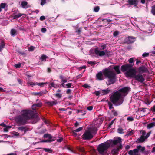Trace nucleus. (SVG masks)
I'll return each instance as SVG.
<instances>
[{"mask_svg": "<svg viewBox=\"0 0 155 155\" xmlns=\"http://www.w3.org/2000/svg\"><path fill=\"white\" fill-rule=\"evenodd\" d=\"M114 69L115 70L117 74L120 73V71L119 70V67L118 66H115L114 67Z\"/></svg>", "mask_w": 155, "mask_h": 155, "instance_id": "nucleus-23", "label": "nucleus"}, {"mask_svg": "<svg viewBox=\"0 0 155 155\" xmlns=\"http://www.w3.org/2000/svg\"><path fill=\"white\" fill-rule=\"evenodd\" d=\"M6 5V4L5 3H2L0 4L1 8H4Z\"/></svg>", "mask_w": 155, "mask_h": 155, "instance_id": "nucleus-29", "label": "nucleus"}, {"mask_svg": "<svg viewBox=\"0 0 155 155\" xmlns=\"http://www.w3.org/2000/svg\"><path fill=\"white\" fill-rule=\"evenodd\" d=\"M83 129V127H80L79 128L76 129L75 130H74L75 132H78L81 130Z\"/></svg>", "mask_w": 155, "mask_h": 155, "instance_id": "nucleus-31", "label": "nucleus"}, {"mask_svg": "<svg viewBox=\"0 0 155 155\" xmlns=\"http://www.w3.org/2000/svg\"><path fill=\"white\" fill-rule=\"evenodd\" d=\"M105 77L108 78L107 82V85L113 84L115 81V74L112 69L106 68L99 72L96 75L97 79L99 80L104 79Z\"/></svg>", "mask_w": 155, "mask_h": 155, "instance_id": "nucleus-1", "label": "nucleus"}, {"mask_svg": "<svg viewBox=\"0 0 155 155\" xmlns=\"http://www.w3.org/2000/svg\"><path fill=\"white\" fill-rule=\"evenodd\" d=\"M134 120V118L132 117H129L127 118V120L129 121H132Z\"/></svg>", "mask_w": 155, "mask_h": 155, "instance_id": "nucleus-33", "label": "nucleus"}, {"mask_svg": "<svg viewBox=\"0 0 155 155\" xmlns=\"http://www.w3.org/2000/svg\"><path fill=\"white\" fill-rule=\"evenodd\" d=\"M44 137L45 138H48L49 139L48 140H46L45 141H43L42 142H51L54 141L55 140V139H51L52 138V136L51 135L49 134H45L44 136Z\"/></svg>", "mask_w": 155, "mask_h": 155, "instance_id": "nucleus-14", "label": "nucleus"}, {"mask_svg": "<svg viewBox=\"0 0 155 155\" xmlns=\"http://www.w3.org/2000/svg\"><path fill=\"white\" fill-rule=\"evenodd\" d=\"M13 134L14 136H18L19 135V133L16 132H13Z\"/></svg>", "mask_w": 155, "mask_h": 155, "instance_id": "nucleus-45", "label": "nucleus"}, {"mask_svg": "<svg viewBox=\"0 0 155 155\" xmlns=\"http://www.w3.org/2000/svg\"><path fill=\"white\" fill-rule=\"evenodd\" d=\"M151 12L153 15H155V5L152 7Z\"/></svg>", "mask_w": 155, "mask_h": 155, "instance_id": "nucleus-32", "label": "nucleus"}, {"mask_svg": "<svg viewBox=\"0 0 155 155\" xmlns=\"http://www.w3.org/2000/svg\"><path fill=\"white\" fill-rule=\"evenodd\" d=\"M128 61L130 63H132L134 61V58H130L128 60Z\"/></svg>", "mask_w": 155, "mask_h": 155, "instance_id": "nucleus-39", "label": "nucleus"}, {"mask_svg": "<svg viewBox=\"0 0 155 155\" xmlns=\"http://www.w3.org/2000/svg\"><path fill=\"white\" fill-rule=\"evenodd\" d=\"M145 150V147H142L140 145L138 146L137 147V148L134 149L133 150H130L128 153L130 155H138V152L140 151L143 152Z\"/></svg>", "mask_w": 155, "mask_h": 155, "instance_id": "nucleus-7", "label": "nucleus"}, {"mask_svg": "<svg viewBox=\"0 0 155 155\" xmlns=\"http://www.w3.org/2000/svg\"><path fill=\"white\" fill-rule=\"evenodd\" d=\"M110 142L107 141L102 143L99 145L97 147V150L99 153L102 155H104L107 150L110 146Z\"/></svg>", "mask_w": 155, "mask_h": 155, "instance_id": "nucleus-5", "label": "nucleus"}, {"mask_svg": "<svg viewBox=\"0 0 155 155\" xmlns=\"http://www.w3.org/2000/svg\"><path fill=\"white\" fill-rule=\"evenodd\" d=\"M110 142V146L113 145H115L118 143H120L121 142V138L120 137H118L114 138V140H108Z\"/></svg>", "mask_w": 155, "mask_h": 155, "instance_id": "nucleus-11", "label": "nucleus"}, {"mask_svg": "<svg viewBox=\"0 0 155 155\" xmlns=\"http://www.w3.org/2000/svg\"><path fill=\"white\" fill-rule=\"evenodd\" d=\"M101 48H96L94 51L95 53L97 56H102L107 54V50L103 51L106 48V46L105 45L101 46Z\"/></svg>", "mask_w": 155, "mask_h": 155, "instance_id": "nucleus-6", "label": "nucleus"}, {"mask_svg": "<svg viewBox=\"0 0 155 155\" xmlns=\"http://www.w3.org/2000/svg\"><path fill=\"white\" fill-rule=\"evenodd\" d=\"M97 128L94 127H91L87 129L82 136V138L85 140H89L92 138L96 133Z\"/></svg>", "mask_w": 155, "mask_h": 155, "instance_id": "nucleus-4", "label": "nucleus"}, {"mask_svg": "<svg viewBox=\"0 0 155 155\" xmlns=\"http://www.w3.org/2000/svg\"><path fill=\"white\" fill-rule=\"evenodd\" d=\"M71 90L70 89H68L66 91V93L67 94H69L71 92Z\"/></svg>", "mask_w": 155, "mask_h": 155, "instance_id": "nucleus-55", "label": "nucleus"}, {"mask_svg": "<svg viewBox=\"0 0 155 155\" xmlns=\"http://www.w3.org/2000/svg\"><path fill=\"white\" fill-rule=\"evenodd\" d=\"M149 55V53H145L142 54V56L143 57H146Z\"/></svg>", "mask_w": 155, "mask_h": 155, "instance_id": "nucleus-47", "label": "nucleus"}, {"mask_svg": "<svg viewBox=\"0 0 155 155\" xmlns=\"http://www.w3.org/2000/svg\"><path fill=\"white\" fill-rule=\"evenodd\" d=\"M151 110L153 112H155V105L151 108Z\"/></svg>", "mask_w": 155, "mask_h": 155, "instance_id": "nucleus-44", "label": "nucleus"}, {"mask_svg": "<svg viewBox=\"0 0 155 155\" xmlns=\"http://www.w3.org/2000/svg\"><path fill=\"white\" fill-rule=\"evenodd\" d=\"M51 85L53 87H55V84L54 83H52L51 84Z\"/></svg>", "mask_w": 155, "mask_h": 155, "instance_id": "nucleus-61", "label": "nucleus"}, {"mask_svg": "<svg viewBox=\"0 0 155 155\" xmlns=\"http://www.w3.org/2000/svg\"><path fill=\"white\" fill-rule=\"evenodd\" d=\"M63 140V138H61L57 140V141L59 142H61Z\"/></svg>", "mask_w": 155, "mask_h": 155, "instance_id": "nucleus-52", "label": "nucleus"}, {"mask_svg": "<svg viewBox=\"0 0 155 155\" xmlns=\"http://www.w3.org/2000/svg\"><path fill=\"white\" fill-rule=\"evenodd\" d=\"M141 133L142 135L139 139V141L141 142H143L146 139L149 137L150 134V133H148L146 134L144 130H141Z\"/></svg>", "mask_w": 155, "mask_h": 155, "instance_id": "nucleus-9", "label": "nucleus"}, {"mask_svg": "<svg viewBox=\"0 0 155 155\" xmlns=\"http://www.w3.org/2000/svg\"><path fill=\"white\" fill-rule=\"evenodd\" d=\"M119 32L117 31H116L113 34V35L114 36H116L119 34Z\"/></svg>", "mask_w": 155, "mask_h": 155, "instance_id": "nucleus-43", "label": "nucleus"}, {"mask_svg": "<svg viewBox=\"0 0 155 155\" xmlns=\"http://www.w3.org/2000/svg\"><path fill=\"white\" fill-rule=\"evenodd\" d=\"M95 94L96 95L98 96L99 95L100 93L99 92H96L95 93Z\"/></svg>", "mask_w": 155, "mask_h": 155, "instance_id": "nucleus-64", "label": "nucleus"}, {"mask_svg": "<svg viewBox=\"0 0 155 155\" xmlns=\"http://www.w3.org/2000/svg\"><path fill=\"white\" fill-rule=\"evenodd\" d=\"M18 129H19V130H21V131H23V130H25V128H24L22 127H19L18 128Z\"/></svg>", "mask_w": 155, "mask_h": 155, "instance_id": "nucleus-56", "label": "nucleus"}, {"mask_svg": "<svg viewBox=\"0 0 155 155\" xmlns=\"http://www.w3.org/2000/svg\"><path fill=\"white\" fill-rule=\"evenodd\" d=\"M146 68L144 67H140L139 68V71L140 73H143L146 71Z\"/></svg>", "mask_w": 155, "mask_h": 155, "instance_id": "nucleus-18", "label": "nucleus"}, {"mask_svg": "<svg viewBox=\"0 0 155 155\" xmlns=\"http://www.w3.org/2000/svg\"><path fill=\"white\" fill-rule=\"evenodd\" d=\"M56 96L57 97H58L59 98H60V97H61V94H59V93H58V94H56Z\"/></svg>", "mask_w": 155, "mask_h": 155, "instance_id": "nucleus-53", "label": "nucleus"}, {"mask_svg": "<svg viewBox=\"0 0 155 155\" xmlns=\"http://www.w3.org/2000/svg\"><path fill=\"white\" fill-rule=\"evenodd\" d=\"M47 57L45 55H42L40 59L41 61H45Z\"/></svg>", "mask_w": 155, "mask_h": 155, "instance_id": "nucleus-25", "label": "nucleus"}, {"mask_svg": "<svg viewBox=\"0 0 155 155\" xmlns=\"http://www.w3.org/2000/svg\"><path fill=\"white\" fill-rule=\"evenodd\" d=\"M64 83H63V82H61V85L62 87H66L64 85Z\"/></svg>", "mask_w": 155, "mask_h": 155, "instance_id": "nucleus-62", "label": "nucleus"}, {"mask_svg": "<svg viewBox=\"0 0 155 155\" xmlns=\"http://www.w3.org/2000/svg\"><path fill=\"white\" fill-rule=\"evenodd\" d=\"M134 132V130H131V131L129 130L127 132L126 135V136L131 135L133 134Z\"/></svg>", "mask_w": 155, "mask_h": 155, "instance_id": "nucleus-26", "label": "nucleus"}, {"mask_svg": "<svg viewBox=\"0 0 155 155\" xmlns=\"http://www.w3.org/2000/svg\"><path fill=\"white\" fill-rule=\"evenodd\" d=\"M60 78L61 79L62 82L65 83L67 82V79L65 77H63L62 76H60Z\"/></svg>", "mask_w": 155, "mask_h": 155, "instance_id": "nucleus-24", "label": "nucleus"}, {"mask_svg": "<svg viewBox=\"0 0 155 155\" xmlns=\"http://www.w3.org/2000/svg\"><path fill=\"white\" fill-rule=\"evenodd\" d=\"M130 88L125 87L115 92L110 97V101L116 106L119 105L123 103L124 96L127 94Z\"/></svg>", "mask_w": 155, "mask_h": 155, "instance_id": "nucleus-3", "label": "nucleus"}, {"mask_svg": "<svg viewBox=\"0 0 155 155\" xmlns=\"http://www.w3.org/2000/svg\"><path fill=\"white\" fill-rule=\"evenodd\" d=\"M113 114L114 116H117L118 115V113L116 111H114L113 113Z\"/></svg>", "mask_w": 155, "mask_h": 155, "instance_id": "nucleus-60", "label": "nucleus"}, {"mask_svg": "<svg viewBox=\"0 0 155 155\" xmlns=\"http://www.w3.org/2000/svg\"><path fill=\"white\" fill-rule=\"evenodd\" d=\"M42 103L41 102H40V103H39L37 104H36L33 105V107H34V106H36L37 107H40L42 106Z\"/></svg>", "mask_w": 155, "mask_h": 155, "instance_id": "nucleus-30", "label": "nucleus"}, {"mask_svg": "<svg viewBox=\"0 0 155 155\" xmlns=\"http://www.w3.org/2000/svg\"><path fill=\"white\" fill-rule=\"evenodd\" d=\"M134 78H135L136 80L141 83L143 82L145 80V79L143 77V75L140 74L136 75Z\"/></svg>", "mask_w": 155, "mask_h": 155, "instance_id": "nucleus-13", "label": "nucleus"}, {"mask_svg": "<svg viewBox=\"0 0 155 155\" xmlns=\"http://www.w3.org/2000/svg\"><path fill=\"white\" fill-rule=\"evenodd\" d=\"M76 132H75L74 130H73L72 132L73 135L74 136H76L77 135V134L75 133Z\"/></svg>", "mask_w": 155, "mask_h": 155, "instance_id": "nucleus-54", "label": "nucleus"}, {"mask_svg": "<svg viewBox=\"0 0 155 155\" xmlns=\"http://www.w3.org/2000/svg\"><path fill=\"white\" fill-rule=\"evenodd\" d=\"M47 104L50 106H52L54 105H55L56 104L55 102L54 101L48 102H47Z\"/></svg>", "mask_w": 155, "mask_h": 155, "instance_id": "nucleus-28", "label": "nucleus"}, {"mask_svg": "<svg viewBox=\"0 0 155 155\" xmlns=\"http://www.w3.org/2000/svg\"><path fill=\"white\" fill-rule=\"evenodd\" d=\"M124 129L121 127H119L117 129V132L119 134H123V132Z\"/></svg>", "mask_w": 155, "mask_h": 155, "instance_id": "nucleus-27", "label": "nucleus"}, {"mask_svg": "<svg viewBox=\"0 0 155 155\" xmlns=\"http://www.w3.org/2000/svg\"><path fill=\"white\" fill-rule=\"evenodd\" d=\"M45 19V17L44 16H42L40 17V19L41 21H43Z\"/></svg>", "mask_w": 155, "mask_h": 155, "instance_id": "nucleus-50", "label": "nucleus"}, {"mask_svg": "<svg viewBox=\"0 0 155 155\" xmlns=\"http://www.w3.org/2000/svg\"><path fill=\"white\" fill-rule=\"evenodd\" d=\"M137 72L136 69L132 67L129 71L125 72V74L127 77L134 78L136 75Z\"/></svg>", "mask_w": 155, "mask_h": 155, "instance_id": "nucleus-8", "label": "nucleus"}, {"mask_svg": "<svg viewBox=\"0 0 155 155\" xmlns=\"http://www.w3.org/2000/svg\"><path fill=\"white\" fill-rule=\"evenodd\" d=\"M72 84L71 83H68L66 85L65 87H66L67 88L71 87V85Z\"/></svg>", "mask_w": 155, "mask_h": 155, "instance_id": "nucleus-38", "label": "nucleus"}, {"mask_svg": "<svg viewBox=\"0 0 155 155\" xmlns=\"http://www.w3.org/2000/svg\"><path fill=\"white\" fill-rule=\"evenodd\" d=\"M17 33L16 30L12 29L11 31V34L12 36H14L17 35Z\"/></svg>", "mask_w": 155, "mask_h": 155, "instance_id": "nucleus-20", "label": "nucleus"}, {"mask_svg": "<svg viewBox=\"0 0 155 155\" xmlns=\"http://www.w3.org/2000/svg\"><path fill=\"white\" fill-rule=\"evenodd\" d=\"M115 120V119H114L109 124V127H110V126L113 124Z\"/></svg>", "mask_w": 155, "mask_h": 155, "instance_id": "nucleus-59", "label": "nucleus"}, {"mask_svg": "<svg viewBox=\"0 0 155 155\" xmlns=\"http://www.w3.org/2000/svg\"><path fill=\"white\" fill-rule=\"evenodd\" d=\"M99 10V8L98 6L95 7L94 8V11L96 12H98Z\"/></svg>", "mask_w": 155, "mask_h": 155, "instance_id": "nucleus-34", "label": "nucleus"}, {"mask_svg": "<svg viewBox=\"0 0 155 155\" xmlns=\"http://www.w3.org/2000/svg\"><path fill=\"white\" fill-rule=\"evenodd\" d=\"M21 63H18V64H15L14 66L16 68H19L21 67Z\"/></svg>", "mask_w": 155, "mask_h": 155, "instance_id": "nucleus-35", "label": "nucleus"}, {"mask_svg": "<svg viewBox=\"0 0 155 155\" xmlns=\"http://www.w3.org/2000/svg\"><path fill=\"white\" fill-rule=\"evenodd\" d=\"M21 4L22 8H27L29 7L28 5V3L26 2H22Z\"/></svg>", "mask_w": 155, "mask_h": 155, "instance_id": "nucleus-17", "label": "nucleus"}, {"mask_svg": "<svg viewBox=\"0 0 155 155\" xmlns=\"http://www.w3.org/2000/svg\"><path fill=\"white\" fill-rule=\"evenodd\" d=\"M26 15L24 14L19 13L15 15L14 17V18H17L22 16H23L24 17H25Z\"/></svg>", "mask_w": 155, "mask_h": 155, "instance_id": "nucleus-21", "label": "nucleus"}, {"mask_svg": "<svg viewBox=\"0 0 155 155\" xmlns=\"http://www.w3.org/2000/svg\"><path fill=\"white\" fill-rule=\"evenodd\" d=\"M154 126H155V122H154L149 124L147 126V128L148 129H150Z\"/></svg>", "mask_w": 155, "mask_h": 155, "instance_id": "nucleus-19", "label": "nucleus"}, {"mask_svg": "<svg viewBox=\"0 0 155 155\" xmlns=\"http://www.w3.org/2000/svg\"><path fill=\"white\" fill-rule=\"evenodd\" d=\"M125 40L127 43H133L135 41V38L133 37H128Z\"/></svg>", "mask_w": 155, "mask_h": 155, "instance_id": "nucleus-15", "label": "nucleus"}, {"mask_svg": "<svg viewBox=\"0 0 155 155\" xmlns=\"http://www.w3.org/2000/svg\"><path fill=\"white\" fill-rule=\"evenodd\" d=\"M40 94V93H33L32 94L35 95H38Z\"/></svg>", "mask_w": 155, "mask_h": 155, "instance_id": "nucleus-58", "label": "nucleus"}, {"mask_svg": "<svg viewBox=\"0 0 155 155\" xmlns=\"http://www.w3.org/2000/svg\"><path fill=\"white\" fill-rule=\"evenodd\" d=\"M33 112L31 110H25L21 112L20 114L15 118V121L18 124H22L28 122L31 119V121L33 123H36L38 118H34L33 116Z\"/></svg>", "mask_w": 155, "mask_h": 155, "instance_id": "nucleus-2", "label": "nucleus"}, {"mask_svg": "<svg viewBox=\"0 0 155 155\" xmlns=\"http://www.w3.org/2000/svg\"><path fill=\"white\" fill-rule=\"evenodd\" d=\"M46 0H41V4L42 5H44L46 2Z\"/></svg>", "mask_w": 155, "mask_h": 155, "instance_id": "nucleus-40", "label": "nucleus"}, {"mask_svg": "<svg viewBox=\"0 0 155 155\" xmlns=\"http://www.w3.org/2000/svg\"><path fill=\"white\" fill-rule=\"evenodd\" d=\"M143 153H144L145 155L148 154L149 153V150L144 151L143 152Z\"/></svg>", "mask_w": 155, "mask_h": 155, "instance_id": "nucleus-51", "label": "nucleus"}, {"mask_svg": "<svg viewBox=\"0 0 155 155\" xmlns=\"http://www.w3.org/2000/svg\"><path fill=\"white\" fill-rule=\"evenodd\" d=\"M47 82L45 83H38V82H27V84L28 86H31L33 87V86L38 85L40 87H44L45 85L48 84Z\"/></svg>", "mask_w": 155, "mask_h": 155, "instance_id": "nucleus-10", "label": "nucleus"}, {"mask_svg": "<svg viewBox=\"0 0 155 155\" xmlns=\"http://www.w3.org/2000/svg\"><path fill=\"white\" fill-rule=\"evenodd\" d=\"M155 152V147H154L153 149H152V152Z\"/></svg>", "mask_w": 155, "mask_h": 155, "instance_id": "nucleus-63", "label": "nucleus"}, {"mask_svg": "<svg viewBox=\"0 0 155 155\" xmlns=\"http://www.w3.org/2000/svg\"><path fill=\"white\" fill-rule=\"evenodd\" d=\"M128 2L130 5H134L136 7L138 3V1L137 0H129Z\"/></svg>", "mask_w": 155, "mask_h": 155, "instance_id": "nucleus-16", "label": "nucleus"}, {"mask_svg": "<svg viewBox=\"0 0 155 155\" xmlns=\"http://www.w3.org/2000/svg\"><path fill=\"white\" fill-rule=\"evenodd\" d=\"M132 66L130 64H124L122 65L121 67V70L123 72H127L132 67Z\"/></svg>", "mask_w": 155, "mask_h": 155, "instance_id": "nucleus-12", "label": "nucleus"}, {"mask_svg": "<svg viewBox=\"0 0 155 155\" xmlns=\"http://www.w3.org/2000/svg\"><path fill=\"white\" fill-rule=\"evenodd\" d=\"M87 109L89 110H91L93 109V107L92 106H90L87 107Z\"/></svg>", "mask_w": 155, "mask_h": 155, "instance_id": "nucleus-46", "label": "nucleus"}, {"mask_svg": "<svg viewBox=\"0 0 155 155\" xmlns=\"http://www.w3.org/2000/svg\"><path fill=\"white\" fill-rule=\"evenodd\" d=\"M83 87L85 88H88L90 87V86L87 84L84 85Z\"/></svg>", "mask_w": 155, "mask_h": 155, "instance_id": "nucleus-57", "label": "nucleus"}, {"mask_svg": "<svg viewBox=\"0 0 155 155\" xmlns=\"http://www.w3.org/2000/svg\"><path fill=\"white\" fill-rule=\"evenodd\" d=\"M108 105L109 106V108L110 109H111L113 108V105L110 102H108Z\"/></svg>", "mask_w": 155, "mask_h": 155, "instance_id": "nucleus-36", "label": "nucleus"}, {"mask_svg": "<svg viewBox=\"0 0 155 155\" xmlns=\"http://www.w3.org/2000/svg\"><path fill=\"white\" fill-rule=\"evenodd\" d=\"M5 127H6V128L4 129V130L5 131H8V129L11 128V126H5Z\"/></svg>", "mask_w": 155, "mask_h": 155, "instance_id": "nucleus-37", "label": "nucleus"}, {"mask_svg": "<svg viewBox=\"0 0 155 155\" xmlns=\"http://www.w3.org/2000/svg\"><path fill=\"white\" fill-rule=\"evenodd\" d=\"M34 49V47L33 46H31L28 48V50L30 51H32Z\"/></svg>", "mask_w": 155, "mask_h": 155, "instance_id": "nucleus-42", "label": "nucleus"}, {"mask_svg": "<svg viewBox=\"0 0 155 155\" xmlns=\"http://www.w3.org/2000/svg\"><path fill=\"white\" fill-rule=\"evenodd\" d=\"M44 150L46 152H51V150L48 148H44Z\"/></svg>", "mask_w": 155, "mask_h": 155, "instance_id": "nucleus-41", "label": "nucleus"}, {"mask_svg": "<svg viewBox=\"0 0 155 155\" xmlns=\"http://www.w3.org/2000/svg\"><path fill=\"white\" fill-rule=\"evenodd\" d=\"M79 149V150L81 152H84V148L82 147H80Z\"/></svg>", "mask_w": 155, "mask_h": 155, "instance_id": "nucleus-49", "label": "nucleus"}, {"mask_svg": "<svg viewBox=\"0 0 155 155\" xmlns=\"http://www.w3.org/2000/svg\"><path fill=\"white\" fill-rule=\"evenodd\" d=\"M110 91V90L108 89H107L106 90H102V91H101L102 94V95H105L107 94L108 93H109Z\"/></svg>", "mask_w": 155, "mask_h": 155, "instance_id": "nucleus-22", "label": "nucleus"}, {"mask_svg": "<svg viewBox=\"0 0 155 155\" xmlns=\"http://www.w3.org/2000/svg\"><path fill=\"white\" fill-rule=\"evenodd\" d=\"M46 31V29L45 28H43L41 29V31L43 33H45Z\"/></svg>", "mask_w": 155, "mask_h": 155, "instance_id": "nucleus-48", "label": "nucleus"}]
</instances>
